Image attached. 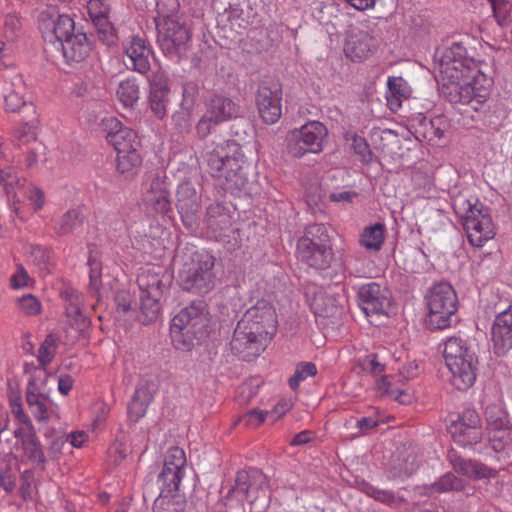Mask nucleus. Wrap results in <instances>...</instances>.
<instances>
[{"label": "nucleus", "instance_id": "1", "mask_svg": "<svg viewBox=\"0 0 512 512\" xmlns=\"http://www.w3.org/2000/svg\"><path fill=\"white\" fill-rule=\"evenodd\" d=\"M437 81L441 94L452 104H482L488 96V79L480 63L467 55L463 42H452L438 49Z\"/></svg>", "mask_w": 512, "mask_h": 512}, {"label": "nucleus", "instance_id": "2", "mask_svg": "<svg viewBox=\"0 0 512 512\" xmlns=\"http://www.w3.org/2000/svg\"><path fill=\"white\" fill-rule=\"evenodd\" d=\"M203 159L210 176L225 191L236 196L248 191L250 163L239 143L234 140L212 142L205 147Z\"/></svg>", "mask_w": 512, "mask_h": 512}, {"label": "nucleus", "instance_id": "3", "mask_svg": "<svg viewBox=\"0 0 512 512\" xmlns=\"http://www.w3.org/2000/svg\"><path fill=\"white\" fill-rule=\"evenodd\" d=\"M208 318L202 301H194L181 309L171 320L170 337L177 350L190 351L207 335Z\"/></svg>", "mask_w": 512, "mask_h": 512}, {"label": "nucleus", "instance_id": "4", "mask_svg": "<svg viewBox=\"0 0 512 512\" xmlns=\"http://www.w3.org/2000/svg\"><path fill=\"white\" fill-rule=\"evenodd\" d=\"M444 359L452 374V384L458 390H466L476 380V358L467 341L461 336H452L444 342Z\"/></svg>", "mask_w": 512, "mask_h": 512}, {"label": "nucleus", "instance_id": "5", "mask_svg": "<svg viewBox=\"0 0 512 512\" xmlns=\"http://www.w3.org/2000/svg\"><path fill=\"white\" fill-rule=\"evenodd\" d=\"M455 211L461 215L463 228L472 246L482 247L495 236L492 217L477 198H458L455 201Z\"/></svg>", "mask_w": 512, "mask_h": 512}, {"label": "nucleus", "instance_id": "6", "mask_svg": "<svg viewBox=\"0 0 512 512\" xmlns=\"http://www.w3.org/2000/svg\"><path fill=\"white\" fill-rule=\"evenodd\" d=\"M215 257L209 252L195 251L190 263H185L179 272L181 287L195 294L205 295L212 291L217 282L214 271Z\"/></svg>", "mask_w": 512, "mask_h": 512}, {"label": "nucleus", "instance_id": "7", "mask_svg": "<svg viewBox=\"0 0 512 512\" xmlns=\"http://www.w3.org/2000/svg\"><path fill=\"white\" fill-rule=\"evenodd\" d=\"M425 299L428 307L426 326L430 330L448 328L458 309V298L453 287L446 282L435 284L429 289Z\"/></svg>", "mask_w": 512, "mask_h": 512}, {"label": "nucleus", "instance_id": "8", "mask_svg": "<svg viewBox=\"0 0 512 512\" xmlns=\"http://www.w3.org/2000/svg\"><path fill=\"white\" fill-rule=\"evenodd\" d=\"M234 498L246 501L251 512H263L269 505L267 476L257 468L239 471L229 501H233Z\"/></svg>", "mask_w": 512, "mask_h": 512}, {"label": "nucleus", "instance_id": "9", "mask_svg": "<svg viewBox=\"0 0 512 512\" xmlns=\"http://www.w3.org/2000/svg\"><path fill=\"white\" fill-rule=\"evenodd\" d=\"M165 275L153 269L144 270L137 278L140 289V320L144 324L156 321L161 305L160 299L167 288Z\"/></svg>", "mask_w": 512, "mask_h": 512}, {"label": "nucleus", "instance_id": "10", "mask_svg": "<svg viewBox=\"0 0 512 512\" xmlns=\"http://www.w3.org/2000/svg\"><path fill=\"white\" fill-rule=\"evenodd\" d=\"M157 42L162 52L171 59H178L188 49L191 39L190 29L179 16L156 20Z\"/></svg>", "mask_w": 512, "mask_h": 512}, {"label": "nucleus", "instance_id": "11", "mask_svg": "<svg viewBox=\"0 0 512 512\" xmlns=\"http://www.w3.org/2000/svg\"><path fill=\"white\" fill-rule=\"evenodd\" d=\"M327 136L328 130L323 123L308 121L288 134L287 151L295 158H301L307 153H320Z\"/></svg>", "mask_w": 512, "mask_h": 512}, {"label": "nucleus", "instance_id": "12", "mask_svg": "<svg viewBox=\"0 0 512 512\" xmlns=\"http://www.w3.org/2000/svg\"><path fill=\"white\" fill-rule=\"evenodd\" d=\"M240 113L239 105L231 98L216 94L206 104V111L196 125L200 138L210 135L217 125L236 118Z\"/></svg>", "mask_w": 512, "mask_h": 512}, {"label": "nucleus", "instance_id": "13", "mask_svg": "<svg viewBox=\"0 0 512 512\" xmlns=\"http://www.w3.org/2000/svg\"><path fill=\"white\" fill-rule=\"evenodd\" d=\"M38 26L45 41L59 47L70 35H74V20L66 14H58L55 7H47L38 16Z\"/></svg>", "mask_w": 512, "mask_h": 512}, {"label": "nucleus", "instance_id": "14", "mask_svg": "<svg viewBox=\"0 0 512 512\" xmlns=\"http://www.w3.org/2000/svg\"><path fill=\"white\" fill-rule=\"evenodd\" d=\"M203 230L216 241L230 243L236 240L238 229L233 227L232 215L221 203L210 204L203 219Z\"/></svg>", "mask_w": 512, "mask_h": 512}, {"label": "nucleus", "instance_id": "15", "mask_svg": "<svg viewBox=\"0 0 512 512\" xmlns=\"http://www.w3.org/2000/svg\"><path fill=\"white\" fill-rule=\"evenodd\" d=\"M481 405L483 408L487 431L511 424L505 406L504 396L498 388H485L481 399Z\"/></svg>", "mask_w": 512, "mask_h": 512}, {"label": "nucleus", "instance_id": "16", "mask_svg": "<svg viewBox=\"0 0 512 512\" xmlns=\"http://www.w3.org/2000/svg\"><path fill=\"white\" fill-rule=\"evenodd\" d=\"M186 455L182 448L170 447L166 453L159 480L168 493L177 492L185 475Z\"/></svg>", "mask_w": 512, "mask_h": 512}, {"label": "nucleus", "instance_id": "17", "mask_svg": "<svg viewBox=\"0 0 512 512\" xmlns=\"http://www.w3.org/2000/svg\"><path fill=\"white\" fill-rule=\"evenodd\" d=\"M146 210L153 215L166 216L172 211L169 187L165 177L155 175L152 177L149 188L143 198Z\"/></svg>", "mask_w": 512, "mask_h": 512}, {"label": "nucleus", "instance_id": "18", "mask_svg": "<svg viewBox=\"0 0 512 512\" xmlns=\"http://www.w3.org/2000/svg\"><path fill=\"white\" fill-rule=\"evenodd\" d=\"M266 342L259 339L258 335L242 326L238 322L231 340V349L235 355L244 361H250L258 357L266 347Z\"/></svg>", "mask_w": 512, "mask_h": 512}, {"label": "nucleus", "instance_id": "19", "mask_svg": "<svg viewBox=\"0 0 512 512\" xmlns=\"http://www.w3.org/2000/svg\"><path fill=\"white\" fill-rule=\"evenodd\" d=\"M200 207V196L191 181L179 183L176 190V208L183 224L193 227L197 222V212Z\"/></svg>", "mask_w": 512, "mask_h": 512}, {"label": "nucleus", "instance_id": "20", "mask_svg": "<svg viewBox=\"0 0 512 512\" xmlns=\"http://www.w3.org/2000/svg\"><path fill=\"white\" fill-rule=\"evenodd\" d=\"M282 92L275 87L261 85L256 94V106L260 118L266 124H275L282 116Z\"/></svg>", "mask_w": 512, "mask_h": 512}, {"label": "nucleus", "instance_id": "21", "mask_svg": "<svg viewBox=\"0 0 512 512\" xmlns=\"http://www.w3.org/2000/svg\"><path fill=\"white\" fill-rule=\"evenodd\" d=\"M358 302L366 316L383 315L389 307L386 289L376 282L367 283L359 288Z\"/></svg>", "mask_w": 512, "mask_h": 512}, {"label": "nucleus", "instance_id": "22", "mask_svg": "<svg viewBox=\"0 0 512 512\" xmlns=\"http://www.w3.org/2000/svg\"><path fill=\"white\" fill-rule=\"evenodd\" d=\"M478 422V415L474 411L467 410L461 419L450 425L449 432L454 441L463 447L477 444L482 438Z\"/></svg>", "mask_w": 512, "mask_h": 512}, {"label": "nucleus", "instance_id": "23", "mask_svg": "<svg viewBox=\"0 0 512 512\" xmlns=\"http://www.w3.org/2000/svg\"><path fill=\"white\" fill-rule=\"evenodd\" d=\"M107 125L110 131L107 133L106 139L114 147L116 153L140 150L141 141L136 131L124 126L116 118L108 119Z\"/></svg>", "mask_w": 512, "mask_h": 512}, {"label": "nucleus", "instance_id": "24", "mask_svg": "<svg viewBox=\"0 0 512 512\" xmlns=\"http://www.w3.org/2000/svg\"><path fill=\"white\" fill-rule=\"evenodd\" d=\"M448 127L449 124L444 115L428 118L419 114L411 122L412 132L419 141L435 142L440 140Z\"/></svg>", "mask_w": 512, "mask_h": 512}, {"label": "nucleus", "instance_id": "25", "mask_svg": "<svg viewBox=\"0 0 512 512\" xmlns=\"http://www.w3.org/2000/svg\"><path fill=\"white\" fill-rule=\"evenodd\" d=\"M492 341L497 355H505L512 348V304L497 314L492 326Z\"/></svg>", "mask_w": 512, "mask_h": 512}, {"label": "nucleus", "instance_id": "26", "mask_svg": "<svg viewBox=\"0 0 512 512\" xmlns=\"http://www.w3.org/2000/svg\"><path fill=\"white\" fill-rule=\"evenodd\" d=\"M4 108L6 112L18 113L22 108L31 109L35 113V107L26 100V87L22 78L15 75L3 86Z\"/></svg>", "mask_w": 512, "mask_h": 512}, {"label": "nucleus", "instance_id": "27", "mask_svg": "<svg viewBox=\"0 0 512 512\" xmlns=\"http://www.w3.org/2000/svg\"><path fill=\"white\" fill-rule=\"evenodd\" d=\"M297 259L315 270L328 269L333 261L332 246H296Z\"/></svg>", "mask_w": 512, "mask_h": 512}, {"label": "nucleus", "instance_id": "28", "mask_svg": "<svg viewBox=\"0 0 512 512\" xmlns=\"http://www.w3.org/2000/svg\"><path fill=\"white\" fill-rule=\"evenodd\" d=\"M170 88L168 79L162 74H156L150 81L149 105L152 113L158 119H163L167 114Z\"/></svg>", "mask_w": 512, "mask_h": 512}, {"label": "nucleus", "instance_id": "29", "mask_svg": "<svg viewBox=\"0 0 512 512\" xmlns=\"http://www.w3.org/2000/svg\"><path fill=\"white\" fill-rule=\"evenodd\" d=\"M125 54L134 71L146 74L150 70L151 49L143 38L139 36L131 37L125 46Z\"/></svg>", "mask_w": 512, "mask_h": 512}, {"label": "nucleus", "instance_id": "30", "mask_svg": "<svg viewBox=\"0 0 512 512\" xmlns=\"http://www.w3.org/2000/svg\"><path fill=\"white\" fill-rule=\"evenodd\" d=\"M449 459L453 469L464 476L474 479H485L495 476V471L476 460L465 459L453 451L449 452Z\"/></svg>", "mask_w": 512, "mask_h": 512}, {"label": "nucleus", "instance_id": "31", "mask_svg": "<svg viewBox=\"0 0 512 512\" xmlns=\"http://www.w3.org/2000/svg\"><path fill=\"white\" fill-rule=\"evenodd\" d=\"M58 48L62 50L67 62L79 63L86 59L91 51V44L85 33L70 35Z\"/></svg>", "mask_w": 512, "mask_h": 512}, {"label": "nucleus", "instance_id": "32", "mask_svg": "<svg viewBox=\"0 0 512 512\" xmlns=\"http://www.w3.org/2000/svg\"><path fill=\"white\" fill-rule=\"evenodd\" d=\"M373 45L374 39L368 32L358 31L349 36L345 45V53L353 61H361L369 56Z\"/></svg>", "mask_w": 512, "mask_h": 512}, {"label": "nucleus", "instance_id": "33", "mask_svg": "<svg viewBox=\"0 0 512 512\" xmlns=\"http://www.w3.org/2000/svg\"><path fill=\"white\" fill-rule=\"evenodd\" d=\"M409 97L407 82L402 77L389 76L387 79L386 100L389 109L398 111L404 99Z\"/></svg>", "mask_w": 512, "mask_h": 512}, {"label": "nucleus", "instance_id": "34", "mask_svg": "<svg viewBox=\"0 0 512 512\" xmlns=\"http://www.w3.org/2000/svg\"><path fill=\"white\" fill-rule=\"evenodd\" d=\"M153 401V394L147 385L136 388L133 397L128 405V415L134 422L145 416L150 403Z\"/></svg>", "mask_w": 512, "mask_h": 512}, {"label": "nucleus", "instance_id": "35", "mask_svg": "<svg viewBox=\"0 0 512 512\" xmlns=\"http://www.w3.org/2000/svg\"><path fill=\"white\" fill-rule=\"evenodd\" d=\"M398 382V377L385 375L376 382V391L381 396L407 404L411 401V396L398 385Z\"/></svg>", "mask_w": 512, "mask_h": 512}, {"label": "nucleus", "instance_id": "36", "mask_svg": "<svg viewBox=\"0 0 512 512\" xmlns=\"http://www.w3.org/2000/svg\"><path fill=\"white\" fill-rule=\"evenodd\" d=\"M296 246H332L328 228L317 223L306 226Z\"/></svg>", "mask_w": 512, "mask_h": 512}, {"label": "nucleus", "instance_id": "37", "mask_svg": "<svg viewBox=\"0 0 512 512\" xmlns=\"http://www.w3.org/2000/svg\"><path fill=\"white\" fill-rule=\"evenodd\" d=\"M142 161L140 150L117 153L116 170L125 179H133L140 171Z\"/></svg>", "mask_w": 512, "mask_h": 512}, {"label": "nucleus", "instance_id": "38", "mask_svg": "<svg viewBox=\"0 0 512 512\" xmlns=\"http://www.w3.org/2000/svg\"><path fill=\"white\" fill-rule=\"evenodd\" d=\"M244 316L255 322H259L263 326L270 328V330L276 331L277 318L275 309L267 301H258L245 312Z\"/></svg>", "mask_w": 512, "mask_h": 512}, {"label": "nucleus", "instance_id": "39", "mask_svg": "<svg viewBox=\"0 0 512 512\" xmlns=\"http://www.w3.org/2000/svg\"><path fill=\"white\" fill-rule=\"evenodd\" d=\"M385 225L375 223L363 229L359 237V244L368 251L381 250L385 241Z\"/></svg>", "mask_w": 512, "mask_h": 512}, {"label": "nucleus", "instance_id": "40", "mask_svg": "<svg viewBox=\"0 0 512 512\" xmlns=\"http://www.w3.org/2000/svg\"><path fill=\"white\" fill-rule=\"evenodd\" d=\"M83 224L81 210L78 208L69 209L56 222L55 232L60 235H68L73 233Z\"/></svg>", "mask_w": 512, "mask_h": 512}, {"label": "nucleus", "instance_id": "41", "mask_svg": "<svg viewBox=\"0 0 512 512\" xmlns=\"http://www.w3.org/2000/svg\"><path fill=\"white\" fill-rule=\"evenodd\" d=\"M355 486L359 491L366 494L368 497L385 505H392L396 502V496L393 491L379 489L364 479H356Z\"/></svg>", "mask_w": 512, "mask_h": 512}, {"label": "nucleus", "instance_id": "42", "mask_svg": "<svg viewBox=\"0 0 512 512\" xmlns=\"http://www.w3.org/2000/svg\"><path fill=\"white\" fill-rule=\"evenodd\" d=\"M48 401L49 398L44 393H26V402L33 417L38 422H47L49 420Z\"/></svg>", "mask_w": 512, "mask_h": 512}, {"label": "nucleus", "instance_id": "43", "mask_svg": "<svg viewBox=\"0 0 512 512\" xmlns=\"http://www.w3.org/2000/svg\"><path fill=\"white\" fill-rule=\"evenodd\" d=\"M489 443L495 452H504L512 448V425L488 431Z\"/></svg>", "mask_w": 512, "mask_h": 512}, {"label": "nucleus", "instance_id": "44", "mask_svg": "<svg viewBox=\"0 0 512 512\" xmlns=\"http://www.w3.org/2000/svg\"><path fill=\"white\" fill-rule=\"evenodd\" d=\"M83 295L79 292H72L68 298L66 306V315L70 319L72 325L79 326V328L86 325L87 318L82 312Z\"/></svg>", "mask_w": 512, "mask_h": 512}, {"label": "nucleus", "instance_id": "45", "mask_svg": "<svg viewBox=\"0 0 512 512\" xmlns=\"http://www.w3.org/2000/svg\"><path fill=\"white\" fill-rule=\"evenodd\" d=\"M37 124L36 118L19 124L13 131V142L21 147L35 141L37 138Z\"/></svg>", "mask_w": 512, "mask_h": 512}, {"label": "nucleus", "instance_id": "46", "mask_svg": "<svg viewBox=\"0 0 512 512\" xmlns=\"http://www.w3.org/2000/svg\"><path fill=\"white\" fill-rule=\"evenodd\" d=\"M116 93L119 101L125 107H133L139 100V85L136 80L128 78L120 82Z\"/></svg>", "mask_w": 512, "mask_h": 512}, {"label": "nucleus", "instance_id": "47", "mask_svg": "<svg viewBox=\"0 0 512 512\" xmlns=\"http://www.w3.org/2000/svg\"><path fill=\"white\" fill-rule=\"evenodd\" d=\"M465 488V482L456 477L453 473H446L436 480L430 487L435 492L447 493L451 491H462Z\"/></svg>", "mask_w": 512, "mask_h": 512}, {"label": "nucleus", "instance_id": "48", "mask_svg": "<svg viewBox=\"0 0 512 512\" xmlns=\"http://www.w3.org/2000/svg\"><path fill=\"white\" fill-rule=\"evenodd\" d=\"M89 266V290L100 300V289L102 286V264L93 255L88 258Z\"/></svg>", "mask_w": 512, "mask_h": 512}, {"label": "nucleus", "instance_id": "49", "mask_svg": "<svg viewBox=\"0 0 512 512\" xmlns=\"http://www.w3.org/2000/svg\"><path fill=\"white\" fill-rule=\"evenodd\" d=\"M87 11L94 24L109 20L111 5L109 0H89Z\"/></svg>", "mask_w": 512, "mask_h": 512}, {"label": "nucleus", "instance_id": "50", "mask_svg": "<svg viewBox=\"0 0 512 512\" xmlns=\"http://www.w3.org/2000/svg\"><path fill=\"white\" fill-rule=\"evenodd\" d=\"M311 309L316 316L326 318L334 315L337 308L332 298L324 293H317L311 302Z\"/></svg>", "mask_w": 512, "mask_h": 512}, {"label": "nucleus", "instance_id": "51", "mask_svg": "<svg viewBox=\"0 0 512 512\" xmlns=\"http://www.w3.org/2000/svg\"><path fill=\"white\" fill-rule=\"evenodd\" d=\"M317 373V367L312 362H302L296 366L293 376L289 379V386L292 390H296L300 383L306 380L308 377L315 376Z\"/></svg>", "mask_w": 512, "mask_h": 512}, {"label": "nucleus", "instance_id": "52", "mask_svg": "<svg viewBox=\"0 0 512 512\" xmlns=\"http://www.w3.org/2000/svg\"><path fill=\"white\" fill-rule=\"evenodd\" d=\"M57 351V343L52 335H48L38 349L37 359L40 366L46 368L54 359Z\"/></svg>", "mask_w": 512, "mask_h": 512}, {"label": "nucleus", "instance_id": "53", "mask_svg": "<svg viewBox=\"0 0 512 512\" xmlns=\"http://www.w3.org/2000/svg\"><path fill=\"white\" fill-rule=\"evenodd\" d=\"M7 397L9 407L14 417H24L25 411L22 404V393L17 384L7 382Z\"/></svg>", "mask_w": 512, "mask_h": 512}, {"label": "nucleus", "instance_id": "54", "mask_svg": "<svg viewBox=\"0 0 512 512\" xmlns=\"http://www.w3.org/2000/svg\"><path fill=\"white\" fill-rule=\"evenodd\" d=\"M47 371L46 368L36 367L30 374V378L27 383L26 393L33 392L35 394L43 393V390L47 383Z\"/></svg>", "mask_w": 512, "mask_h": 512}, {"label": "nucleus", "instance_id": "55", "mask_svg": "<svg viewBox=\"0 0 512 512\" xmlns=\"http://www.w3.org/2000/svg\"><path fill=\"white\" fill-rule=\"evenodd\" d=\"M179 0H156V20L179 17Z\"/></svg>", "mask_w": 512, "mask_h": 512}, {"label": "nucleus", "instance_id": "56", "mask_svg": "<svg viewBox=\"0 0 512 512\" xmlns=\"http://www.w3.org/2000/svg\"><path fill=\"white\" fill-rule=\"evenodd\" d=\"M30 260L37 265L41 271L47 272L51 265V251L42 246H31L29 252Z\"/></svg>", "mask_w": 512, "mask_h": 512}, {"label": "nucleus", "instance_id": "57", "mask_svg": "<svg viewBox=\"0 0 512 512\" xmlns=\"http://www.w3.org/2000/svg\"><path fill=\"white\" fill-rule=\"evenodd\" d=\"M18 306L21 312L27 316H36L42 309L39 299L30 293L25 294L18 299Z\"/></svg>", "mask_w": 512, "mask_h": 512}, {"label": "nucleus", "instance_id": "58", "mask_svg": "<svg viewBox=\"0 0 512 512\" xmlns=\"http://www.w3.org/2000/svg\"><path fill=\"white\" fill-rule=\"evenodd\" d=\"M15 419L22 424L14 432L15 437L20 440L21 444L36 437L35 428L27 414H24V417H15Z\"/></svg>", "mask_w": 512, "mask_h": 512}, {"label": "nucleus", "instance_id": "59", "mask_svg": "<svg viewBox=\"0 0 512 512\" xmlns=\"http://www.w3.org/2000/svg\"><path fill=\"white\" fill-rule=\"evenodd\" d=\"M21 445L25 454L30 460L38 462L42 465L45 464V455L42 451L41 444L37 436L28 441H25Z\"/></svg>", "mask_w": 512, "mask_h": 512}, {"label": "nucleus", "instance_id": "60", "mask_svg": "<svg viewBox=\"0 0 512 512\" xmlns=\"http://www.w3.org/2000/svg\"><path fill=\"white\" fill-rule=\"evenodd\" d=\"M239 323L242 324V326L248 328L250 331L254 332L258 335L259 339L264 340L266 343L271 337L275 334L276 331L270 330V328L263 326L259 322H255L246 316L243 315V317L240 319Z\"/></svg>", "mask_w": 512, "mask_h": 512}, {"label": "nucleus", "instance_id": "61", "mask_svg": "<svg viewBox=\"0 0 512 512\" xmlns=\"http://www.w3.org/2000/svg\"><path fill=\"white\" fill-rule=\"evenodd\" d=\"M190 108L182 107L172 115V121L175 128L180 133H188L192 127Z\"/></svg>", "mask_w": 512, "mask_h": 512}, {"label": "nucleus", "instance_id": "62", "mask_svg": "<svg viewBox=\"0 0 512 512\" xmlns=\"http://www.w3.org/2000/svg\"><path fill=\"white\" fill-rule=\"evenodd\" d=\"M267 418L268 411H263L260 409H251L240 418V422L243 423L246 427L257 428Z\"/></svg>", "mask_w": 512, "mask_h": 512}, {"label": "nucleus", "instance_id": "63", "mask_svg": "<svg viewBox=\"0 0 512 512\" xmlns=\"http://www.w3.org/2000/svg\"><path fill=\"white\" fill-rule=\"evenodd\" d=\"M199 94V87L196 82H185L182 86V101L181 106L191 108Z\"/></svg>", "mask_w": 512, "mask_h": 512}, {"label": "nucleus", "instance_id": "64", "mask_svg": "<svg viewBox=\"0 0 512 512\" xmlns=\"http://www.w3.org/2000/svg\"><path fill=\"white\" fill-rule=\"evenodd\" d=\"M31 278L22 264L16 266L15 272L10 277V287L13 290H20L29 285Z\"/></svg>", "mask_w": 512, "mask_h": 512}]
</instances>
